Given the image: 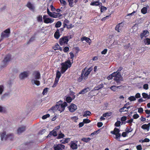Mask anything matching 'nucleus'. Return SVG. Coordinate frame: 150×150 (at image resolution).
Listing matches in <instances>:
<instances>
[{
	"mask_svg": "<svg viewBox=\"0 0 150 150\" xmlns=\"http://www.w3.org/2000/svg\"><path fill=\"white\" fill-rule=\"evenodd\" d=\"M62 25V23L60 21H58L56 24L55 26L56 28L60 27Z\"/></svg>",
	"mask_w": 150,
	"mask_h": 150,
	"instance_id": "ea45409f",
	"label": "nucleus"
},
{
	"mask_svg": "<svg viewBox=\"0 0 150 150\" xmlns=\"http://www.w3.org/2000/svg\"><path fill=\"white\" fill-rule=\"evenodd\" d=\"M127 117L126 116H123L121 118V120L122 121H125L127 119Z\"/></svg>",
	"mask_w": 150,
	"mask_h": 150,
	"instance_id": "680f3d73",
	"label": "nucleus"
},
{
	"mask_svg": "<svg viewBox=\"0 0 150 150\" xmlns=\"http://www.w3.org/2000/svg\"><path fill=\"white\" fill-rule=\"evenodd\" d=\"M132 29L133 32H136L138 29V25L137 24H135L132 27Z\"/></svg>",
	"mask_w": 150,
	"mask_h": 150,
	"instance_id": "cd10ccee",
	"label": "nucleus"
},
{
	"mask_svg": "<svg viewBox=\"0 0 150 150\" xmlns=\"http://www.w3.org/2000/svg\"><path fill=\"white\" fill-rule=\"evenodd\" d=\"M141 97L140 94L139 93H137L135 95V98H138Z\"/></svg>",
	"mask_w": 150,
	"mask_h": 150,
	"instance_id": "338daca9",
	"label": "nucleus"
},
{
	"mask_svg": "<svg viewBox=\"0 0 150 150\" xmlns=\"http://www.w3.org/2000/svg\"><path fill=\"white\" fill-rule=\"evenodd\" d=\"M61 74L60 72L59 71H57L56 73V76L55 79L59 80L61 77Z\"/></svg>",
	"mask_w": 150,
	"mask_h": 150,
	"instance_id": "7c9ffc66",
	"label": "nucleus"
},
{
	"mask_svg": "<svg viewBox=\"0 0 150 150\" xmlns=\"http://www.w3.org/2000/svg\"><path fill=\"white\" fill-rule=\"evenodd\" d=\"M142 95L143 98H147L149 99L150 98L149 96L146 93H143L142 94Z\"/></svg>",
	"mask_w": 150,
	"mask_h": 150,
	"instance_id": "c756f323",
	"label": "nucleus"
},
{
	"mask_svg": "<svg viewBox=\"0 0 150 150\" xmlns=\"http://www.w3.org/2000/svg\"><path fill=\"white\" fill-rule=\"evenodd\" d=\"M70 144L71 148L73 150L77 149L78 146H79L78 142L76 141L71 142Z\"/></svg>",
	"mask_w": 150,
	"mask_h": 150,
	"instance_id": "0eeeda50",
	"label": "nucleus"
},
{
	"mask_svg": "<svg viewBox=\"0 0 150 150\" xmlns=\"http://www.w3.org/2000/svg\"><path fill=\"white\" fill-rule=\"evenodd\" d=\"M119 130L116 128L114 129V131L111 132V133L112 134H114L115 135L116 137L115 138L118 139L120 137V134L119 133Z\"/></svg>",
	"mask_w": 150,
	"mask_h": 150,
	"instance_id": "9d476101",
	"label": "nucleus"
},
{
	"mask_svg": "<svg viewBox=\"0 0 150 150\" xmlns=\"http://www.w3.org/2000/svg\"><path fill=\"white\" fill-rule=\"evenodd\" d=\"M37 20L38 22L42 21V17L41 16H39L37 17Z\"/></svg>",
	"mask_w": 150,
	"mask_h": 150,
	"instance_id": "de8ad7c7",
	"label": "nucleus"
},
{
	"mask_svg": "<svg viewBox=\"0 0 150 150\" xmlns=\"http://www.w3.org/2000/svg\"><path fill=\"white\" fill-rule=\"evenodd\" d=\"M75 95H74L72 97V98L70 97H67L66 98V100L68 103L71 102L73 99H74L75 98Z\"/></svg>",
	"mask_w": 150,
	"mask_h": 150,
	"instance_id": "bb28decb",
	"label": "nucleus"
},
{
	"mask_svg": "<svg viewBox=\"0 0 150 150\" xmlns=\"http://www.w3.org/2000/svg\"><path fill=\"white\" fill-rule=\"evenodd\" d=\"M143 111V109L142 108H140L138 109V112L139 113H142Z\"/></svg>",
	"mask_w": 150,
	"mask_h": 150,
	"instance_id": "e2e57ef3",
	"label": "nucleus"
},
{
	"mask_svg": "<svg viewBox=\"0 0 150 150\" xmlns=\"http://www.w3.org/2000/svg\"><path fill=\"white\" fill-rule=\"evenodd\" d=\"M67 105L66 102H63L62 101L60 100L57 102L55 106L52 108V109L54 112H58L60 113L64 111L65 107Z\"/></svg>",
	"mask_w": 150,
	"mask_h": 150,
	"instance_id": "f257e3e1",
	"label": "nucleus"
},
{
	"mask_svg": "<svg viewBox=\"0 0 150 150\" xmlns=\"http://www.w3.org/2000/svg\"><path fill=\"white\" fill-rule=\"evenodd\" d=\"M39 79H33V78L31 77V83L33 85H35L37 86H38L40 85V82L38 81Z\"/></svg>",
	"mask_w": 150,
	"mask_h": 150,
	"instance_id": "f3484780",
	"label": "nucleus"
},
{
	"mask_svg": "<svg viewBox=\"0 0 150 150\" xmlns=\"http://www.w3.org/2000/svg\"><path fill=\"white\" fill-rule=\"evenodd\" d=\"M149 8V6L148 5L146 7H144L141 10V13L144 14H146L147 13V9Z\"/></svg>",
	"mask_w": 150,
	"mask_h": 150,
	"instance_id": "5701e85b",
	"label": "nucleus"
},
{
	"mask_svg": "<svg viewBox=\"0 0 150 150\" xmlns=\"http://www.w3.org/2000/svg\"><path fill=\"white\" fill-rule=\"evenodd\" d=\"M31 77L33 78V79H39L40 78V73L38 71H35L33 72Z\"/></svg>",
	"mask_w": 150,
	"mask_h": 150,
	"instance_id": "f8f14e48",
	"label": "nucleus"
},
{
	"mask_svg": "<svg viewBox=\"0 0 150 150\" xmlns=\"http://www.w3.org/2000/svg\"><path fill=\"white\" fill-rule=\"evenodd\" d=\"M149 141L150 140L149 139L147 138H146L144 140H141L140 141V142H149Z\"/></svg>",
	"mask_w": 150,
	"mask_h": 150,
	"instance_id": "3c124183",
	"label": "nucleus"
},
{
	"mask_svg": "<svg viewBox=\"0 0 150 150\" xmlns=\"http://www.w3.org/2000/svg\"><path fill=\"white\" fill-rule=\"evenodd\" d=\"M68 108L69 111L71 112H74L77 109V106L74 104H71L69 106Z\"/></svg>",
	"mask_w": 150,
	"mask_h": 150,
	"instance_id": "2eb2a0df",
	"label": "nucleus"
},
{
	"mask_svg": "<svg viewBox=\"0 0 150 150\" xmlns=\"http://www.w3.org/2000/svg\"><path fill=\"white\" fill-rule=\"evenodd\" d=\"M113 73L112 74H111L108 77H107V78H108V79L109 80H110L111 79H112L113 78V77H114V76L113 75Z\"/></svg>",
	"mask_w": 150,
	"mask_h": 150,
	"instance_id": "6e6d98bb",
	"label": "nucleus"
},
{
	"mask_svg": "<svg viewBox=\"0 0 150 150\" xmlns=\"http://www.w3.org/2000/svg\"><path fill=\"white\" fill-rule=\"evenodd\" d=\"M48 88H45V89H44L43 90V92H42L43 94V95H45L47 94V91H48Z\"/></svg>",
	"mask_w": 150,
	"mask_h": 150,
	"instance_id": "09e8293b",
	"label": "nucleus"
},
{
	"mask_svg": "<svg viewBox=\"0 0 150 150\" xmlns=\"http://www.w3.org/2000/svg\"><path fill=\"white\" fill-rule=\"evenodd\" d=\"M112 115L111 112H107L106 113H104L103 115V117H108Z\"/></svg>",
	"mask_w": 150,
	"mask_h": 150,
	"instance_id": "e433bc0d",
	"label": "nucleus"
},
{
	"mask_svg": "<svg viewBox=\"0 0 150 150\" xmlns=\"http://www.w3.org/2000/svg\"><path fill=\"white\" fill-rule=\"evenodd\" d=\"M99 4H100V3H99V2L98 1H94L93 2H92L90 4L91 5H92V6L95 5L96 6H97L99 5Z\"/></svg>",
	"mask_w": 150,
	"mask_h": 150,
	"instance_id": "2f4dec72",
	"label": "nucleus"
},
{
	"mask_svg": "<svg viewBox=\"0 0 150 150\" xmlns=\"http://www.w3.org/2000/svg\"><path fill=\"white\" fill-rule=\"evenodd\" d=\"M110 89L113 91H116L117 89V86H112L110 88Z\"/></svg>",
	"mask_w": 150,
	"mask_h": 150,
	"instance_id": "79ce46f5",
	"label": "nucleus"
},
{
	"mask_svg": "<svg viewBox=\"0 0 150 150\" xmlns=\"http://www.w3.org/2000/svg\"><path fill=\"white\" fill-rule=\"evenodd\" d=\"M91 139L90 138H83L82 139V140L86 142H87L90 140Z\"/></svg>",
	"mask_w": 150,
	"mask_h": 150,
	"instance_id": "37998d69",
	"label": "nucleus"
},
{
	"mask_svg": "<svg viewBox=\"0 0 150 150\" xmlns=\"http://www.w3.org/2000/svg\"><path fill=\"white\" fill-rule=\"evenodd\" d=\"M28 74L27 72H24L21 73L19 75V78L21 79H23L28 76Z\"/></svg>",
	"mask_w": 150,
	"mask_h": 150,
	"instance_id": "a211bd4d",
	"label": "nucleus"
},
{
	"mask_svg": "<svg viewBox=\"0 0 150 150\" xmlns=\"http://www.w3.org/2000/svg\"><path fill=\"white\" fill-rule=\"evenodd\" d=\"M139 115L138 114H134L133 116V117L134 119H137L139 118Z\"/></svg>",
	"mask_w": 150,
	"mask_h": 150,
	"instance_id": "052dcab7",
	"label": "nucleus"
},
{
	"mask_svg": "<svg viewBox=\"0 0 150 150\" xmlns=\"http://www.w3.org/2000/svg\"><path fill=\"white\" fill-rule=\"evenodd\" d=\"M141 121L143 122L146 120V119L145 117H144L143 116H142L140 119Z\"/></svg>",
	"mask_w": 150,
	"mask_h": 150,
	"instance_id": "0e129e2a",
	"label": "nucleus"
},
{
	"mask_svg": "<svg viewBox=\"0 0 150 150\" xmlns=\"http://www.w3.org/2000/svg\"><path fill=\"white\" fill-rule=\"evenodd\" d=\"M144 42L146 44L150 45V39L146 38L144 40Z\"/></svg>",
	"mask_w": 150,
	"mask_h": 150,
	"instance_id": "72a5a7b5",
	"label": "nucleus"
},
{
	"mask_svg": "<svg viewBox=\"0 0 150 150\" xmlns=\"http://www.w3.org/2000/svg\"><path fill=\"white\" fill-rule=\"evenodd\" d=\"M64 136V135L62 133L59 134L58 136L57 137V139H59L63 138Z\"/></svg>",
	"mask_w": 150,
	"mask_h": 150,
	"instance_id": "8fccbe9b",
	"label": "nucleus"
},
{
	"mask_svg": "<svg viewBox=\"0 0 150 150\" xmlns=\"http://www.w3.org/2000/svg\"><path fill=\"white\" fill-rule=\"evenodd\" d=\"M91 114V112L88 111H86L84 112L83 116L84 117H87L88 116H89Z\"/></svg>",
	"mask_w": 150,
	"mask_h": 150,
	"instance_id": "c85d7f7f",
	"label": "nucleus"
},
{
	"mask_svg": "<svg viewBox=\"0 0 150 150\" xmlns=\"http://www.w3.org/2000/svg\"><path fill=\"white\" fill-rule=\"evenodd\" d=\"M11 60V57L9 55L6 56L2 63V65L4 67L7 65L8 62Z\"/></svg>",
	"mask_w": 150,
	"mask_h": 150,
	"instance_id": "4468645a",
	"label": "nucleus"
},
{
	"mask_svg": "<svg viewBox=\"0 0 150 150\" xmlns=\"http://www.w3.org/2000/svg\"><path fill=\"white\" fill-rule=\"evenodd\" d=\"M59 80H58L55 79L54 83L52 86L53 87H54L57 86V84L58 82L59 81Z\"/></svg>",
	"mask_w": 150,
	"mask_h": 150,
	"instance_id": "49530a36",
	"label": "nucleus"
},
{
	"mask_svg": "<svg viewBox=\"0 0 150 150\" xmlns=\"http://www.w3.org/2000/svg\"><path fill=\"white\" fill-rule=\"evenodd\" d=\"M54 150H63L65 149V146L61 144H54L53 146Z\"/></svg>",
	"mask_w": 150,
	"mask_h": 150,
	"instance_id": "6e6552de",
	"label": "nucleus"
},
{
	"mask_svg": "<svg viewBox=\"0 0 150 150\" xmlns=\"http://www.w3.org/2000/svg\"><path fill=\"white\" fill-rule=\"evenodd\" d=\"M4 90V87L1 86H0V94H1Z\"/></svg>",
	"mask_w": 150,
	"mask_h": 150,
	"instance_id": "13d9d810",
	"label": "nucleus"
},
{
	"mask_svg": "<svg viewBox=\"0 0 150 150\" xmlns=\"http://www.w3.org/2000/svg\"><path fill=\"white\" fill-rule=\"evenodd\" d=\"M69 50V48L68 47H65L63 49V50L64 52H67Z\"/></svg>",
	"mask_w": 150,
	"mask_h": 150,
	"instance_id": "774afa93",
	"label": "nucleus"
},
{
	"mask_svg": "<svg viewBox=\"0 0 150 150\" xmlns=\"http://www.w3.org/2000/svg\"><path fill=\"white\" fill-rule=\"evenodd\" d=\"M128 100L131 101H134L136 100V98L134 96H132L128 98Z\"/></svg>",
	"mask_w": 150,
	"mask_h": 150,
	"instance_id": "c9c22d12",
	"label": "nucleus"
},
{
	"mask_svg": "<svg viewBox=\"0 0 150 150\" xmlns=\"http://www.w3.org/2000/svg\"><path fill=\"white\" fill-rule=\"evenodd\" d=\"M150 126V123H149L148 124H144L142 126L141 128L144 129H145L148 131L149 129Z\"/></svg>",
	"mask_w": 150,
	"mask_h": 150,
	"instance_id": "6ab92c4d",
	"label": "nucleus"
},
{
	"mask_svg": "<svg viewBox=\"0 0 150 150\" xmlns=\"http://www.w3.org/2000/svg\"><path fill=\"white\" fill-rule=\"evenodd\" d=\"M83 122L85 123H89L91 122V121L88 119H83Z\"/></svg>",
	"mask_w": 150,
	"mask_h": 150,
	"instance_id": "603ef678",
	"label": "nucleus"
},
{
	"mask_svg": "<svg viewBox=\"0 0 150 150\" xmlns=\"http://www.w3.org/2000/svg\"><path fill=\"white\" fill-rule=\"evenodd\" d=\"M6 112L5 107L0 105V112L4 113Z\"/></svg>",
	"mask_w": 150,
	"mask_h": 150,
	"instance_id": "f704fd0d",
	"label": "nucleus"
},
{
	"mask_svg": "<svg viewBox=\"0 0 150 150\" xmlns=\"http://www.w3.org/2000/svg\"><path fill=\"white\" fill-rule=\"evenodd\" d=\"M51 134L53 136H56L57 135V131L55 130H53L51 132Z\"/></svg>",
	"mask_w": 150,
	"mask_h": 150,
	"instance_id": "a19ab883",
	"label": "nucleus"
},
{
	"mask_svg": "<svg viewBox=\"0 0 150 150\" xmlns=\"http://www.w3.org/2000/svg\"><path fill=\"white\" fill-rule=\"evenodd\" d=\"M125 105L124 106V107L120 109L119 110V111L120 112H127L128 111V109L129 108V107H125Z\"/></svg>",
	"mask_w": 150,
	"mask_h": 150,
	"instance_id": "393cba45",
	"label": "nucleus"
},
{
	"mask_svg": "<svg viewBox=\"0 0 150 150\" xmlns=\"http://www.w3.org/2000/svg\"><path fill=\"white\" fill-rule=\"evenodd\" d=\"M81 40L83 41L85 40L86 42L89 43V45H90L91 43V40L89 38L85 37H83L81 38Z\"/></svg>",
	"mask_w": 150,
	"mask_h": 150,
	"instance_id": "aec40b11",
	"label": "nucleus"
},
{
	"mask_svg": "<svg viewBox=\"0 0 150 150\" xmlns=\"http://www.w3.org/2000/svg\"><path fill=\"white\" fill-rule=\"evenodd\" d=\"M54 37L56 39H58L60 36V35L58 30H57L54 34Z\"/></svg>",
	"mask_w": 150,
	"mask_h": 150,
	"instance_id": "473e14b6",
	"label": "nucleus"
},
{
	"mask_svg": "<svg viewBox=\"0 0 150 150\" xmlns=\"http://www.w3.org/2000/svg\"><path fill=\"white\" fill-rule=\"evenodd\" d=\"M25 130V127H19L17 130V133L18 134H20L23 132Z\"/></svg>",
	"mask_w": 150,
	"mask_h": 150,
	"instance_id": "4be33fe9",
	"label": "nucleus"
},
{
	"mask_svg": "<svg viewBox=\"0 0 150 150\" xmlns=\"http://www.w3.org/2000/svg\"><path fill=\"white\" fill-rule=\"evenodd\" d=\"M137 149L138 150H141L142 149L141 146L140 145L137 146Z\"/></svg>",
	"mask_w": 150,
	"mask_h": 150,
	"instance_id": "69168bd1",
	"label": "nucleus"
},
{
	"mask_svg": "<svg viewBox=\"0 0 150 150\" xmlns=\"http://www.w3.org/2000/svg\"><path fill=\"white\" fill-rule=\"evenodd\" d=\"M86 89H84L79 93V94H84L87 92Z\"/></svg>",
	"mask_w": 150,
	"mask_h": 150,
	"instance_id": "c03bdc74",
	"label": "nucleus"
},
{
	"mask_svg": "<svg viewBox=\"0 0 150 150\" xmlns=\"http://www.w3.org/2000/svg\"><path fill=\"white\" fill-rule=\"evenodd\" d=\"M108 50L107 49H104L102 52L101 54H106Z\"/></svg>",
	"mask_w": 150,
	"mask_h": 150,
	"instance_id": "bf43d9fd",
	"label": "nucleus"
},
{
	"mask_svg": "<svg viewBox=\"0 0 150 150\" xmlns=\"http://www.w3.org/2000/svg\"><path fill=\"white\" fill-rule=\"evenodd\" d=\"M1 139L2 141H7V134L6 132L2 133L1 135Z\"/></svg>",
	"mask_w": 150,
	"mask_h": 150,
	"instance_id": "dca6fc26",
	"label": "nucleus"
},
{
	"mask_svg": "<svg viewBox=\"0 0 150 150\" xmlns=\"http://www.w3.org/2000/svg\"><path fill=\"white\" fill-rule=\"evenodd\" d=\"M68 41L69 40L68 37H64L59 39V43L60 45H62L65 44H67Z\"/></svg>",
	"mask_w": 150,
	"mask_h": 150,
	"instance_id": "1a4fd4ad",
	"label": "nucleus"
},
{
	"mask_svg": "<svg viewBox=\"0 0 150 150\" xmlns=\"http://www.w3.org/2000/svg\"><path fill=\"white\" fill-rule=\"evenodd\" d=\"M61 4L63 5L64 6L67 4L66 1L64 0H59Z\"/></svg>",
	"mask_w": 150,
	"mask_h": 150,
	"instance_id": "a18cd8bd",
	"label": "nucleus"
},
{
	"mask_svg": "<svg viewBox=\"0 0 150 150\" xmlns=\"http://www.w3.org/2000/svg\"><path fill=\"white\" fill-rule=\"evenodd\" d=\"M26 6L31 10H33L34 9V6L30 2L27 3Z\"/></svg>",
	"mask_w": 150,
	"mask_h": 150,
	"instance_id": "a878e982",
	"label": "nucleus"
},
{
	"mask_svg": "<svg viewBox=\"0 0 150 150\" xmlns=\"http://www.w3.org/2000/svg\"><path fill=\"white\" fill-rule=\"evenodd\" d=\"M149 34V32L147 30L144 31L143 32L140 34V37L141 38H142L144 37H147Z\"/></svg>",
	"mask_w": 150,
	"mask_h": 150,
	"instance_id": "412c9836",
	"label": "nucleus"
},
{
	"mask_svg": "<svg viewBox=\"0 0 150 150\" xmlns=\"http://www.w3.org/2000/svg\"><path fill=\"white\" fill-rule=\"evenodd\" d=\"M123 26V24L122 23H120L117 25L115 29L118 32H120L122 30Z\"/></svg>",
	"mask_w": 150,
	"mask_h": 150,
	"instance_id": "ddd939ff",
	"label": "nucleus"
},
{
	"mask_svg": "<svg viewBox=\"0 0 150 150\" xmlns=\"http://www.w3.org/2000/svg\"><path fill=\"white\" fill-rule=\"evenodd\" d=\"M44 22L46 23H51L53 22L54 20L47 17V15H44L43 16Z\"/></svg>",
	"mask_w": 150,
	"mask_h": 150,
	"instance_id": "9b49d317",
	"label": "nucleus"
},
{
	"mask_svg": "<svg viewBox=\"0 0 150 150\" xmlns=\"http://www.w3.org/2000/svg\"><path fill=\"white\" fill-rule=\"evenodd\" d=\"M92 70V68H89L88 69H87L85 68L84 71L83 70L81 74V78H79V81H81L82 79H83L84 80L88 78V75L90 73V72Z\"/></svg>",
	"mask_w": 150,
	"mask_h": 150,
	"instance_id": "f03ea898",
	"label": "nucleus"
},
{
	"mask_svg": "<svg viewBox=\"0 0 150 150\" xmlns=\"http://www.w3.org/2000/svg\"><path fill=\"white\" fill-rule=\"evenodd\" d=\"M50 115L49 114H47L46 115H43L42 117V119H45L47 118V117H50Z\"/></svg>",
	"mask_w": 150,
	"mask_h": 150,
	"instance_id": "864d4df0",
	"label": "nucleus"
},
{
	"mask_svg": "<svg viewBox=\"0 0 150 150\" xmlns=\"http://www.w3.org/2000/svg\"><path fill=\"white\" fill-rule=\"evenodd\" d=\"M68 1L69 3V6L71 7H72L74 6V2L73 0H68Z\"/></svg>",
	"mask_w": 150,
	"mask_h": 150,
	"instance_id": "4c0bfd02",
	"label": "nucleus"
},
{
	"mask_svg": "<svg viewBox=\"0 0 150 150\" xmlns=\"http://www.w3.org/2000/svg\"><path fill=\"white\" fill-rule=\"evenodd\" d=\"M61 65V72L63 74L67 69L68 68L71 66V64L70 61L67 60L64 62L62 63Z\"/></svg>",
	"mask_w": 150,
	"mask_h": 150,
	"instance_id": "7ed1b4c3",
	"label": "nucleus"
},
{
	"mask_svg": "<svg viewBox=\"0 0 150 150\" xmlns=\"http://www.w3.org/2000/svg\"><path fill=\"white\" fill-rule=\"evenodd\" d=\"M7 134V141L11 140L14 138L13 134L12 133H8Z\"/></svg>",
	"mask_w": 150,
	"mask_h": 150,
	"instance_id": "b1692460",
	"label": "nucleus"
},
{
	"mask_svg": "<svg viewBox=\"0 0 150 150\" xmlns=\"http://www.w3.org/2000/svg\"><path fill=\"white\" fill-rule=\"evenodd\" d=\"M10 34V30L8 28L4 30L1 34V38L3 39L9 37Z\"/></svg>",
	"mask_w": 150,
	"mask_h": 150,
	"instance_id": "39448f33",
	"label": "nucleus"
},
{
	"mask_svg": "<svg viewBox=\"0 0 150 150\" xmlns=\"http://www.w3.org/2000/svg\"><path fill=\"white\" fill-rule=\"evenodd\" d=\"M47 12L48 15L50 17L54 18H59L62 16V14L59 13H52L50 11L48 8H47Z\"/></svg>",
	"mask_w": 150,
	"mask_h": 150,
	"instance_id": "423d86ee",
	"label": "nucleus"
},
{
	"mask_svg": "<svg viewBox=\"0 0 150 150\" xmlns=\"http://www.w3.org/2000/svg\"><path fill=\"white\" fill-rule=\"evenodd\" d=\"M114 76V80L117 83H119L120 81H122V79L121 75L120 73L117 71L113 73Z\"/></svg>",
	"mask_w": 150,
	"mask_h": 150,
	"instance_id": "20e7f679",
	"label": "nucleus"
},
{
	"mask_svg": "<svg viewBox=\"0 0 150 150\" xmlns=\"http://www.w3.org/2000/svg\"><path fill=\"white\" fill-rule=\"evenodd\" d=\"M107 9L106 7L103 6H102L100 8V11L101 13L105 11Z\"/></svg>",
	"mask_w": 150,
	"mask_h": 150,
	"instance_id": "58836bf2",
	"label": "nucleus"
},
{
	"mask_svg": "<svg viewBox=\"0 0 150 150\" xmlns=\"http://www.w3.org/2000/svg\"><path fill=\"white\" fill-rule=\"evenodd\" d=\"M143 88L145 90H147L149 88L148 85L147 84H145L143 86Z\"/></svg>",
	"mask_w": 150,
	"mask_h": 150,
	"instance_id": "5fc2aeb1",
	"label": "nucleus"
},
{
	"mask_svg": "<svg viewBox=\"0 0 150 150\" xmlns=\"http://www.w3.org/2000/svg\"><path fill=\"white\" fill-rule=\"evenodd\" d=\"M121 122L120 121H117L115 123V125L117 127H119L120 125Z\"/></svg>",
	"mask_w": 150,
	"mask_h": 150,
	"instance_id": "4d7b16f0",
	"label": "nucleus"
}]
</instances>
